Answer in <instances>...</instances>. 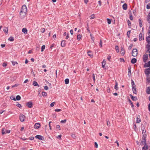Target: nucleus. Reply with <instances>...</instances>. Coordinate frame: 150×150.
Segmentation results:
<instances>
[{
	"instance_id": "30",
	"label": "nucleus",
	"mask_w": 150,
	"mask_h": 150,
	"mask_svg": "<svg viewBox=\"0 0 150 150\" xmlns=\"http://www.w3.org/2000/svg\"><path fill=\"white\" fill-rule=\"evenodd\" d=\"M147 20L148 22L150 23V13H149L148 15L147 16Z\"/></svg>"
},
{
	"instance_id": "29",
	"label": "nucleus",
	"mask_w": 150,
	"mask_h": 150,
	"mask_svg": "<svg viewBox=\"0 0 150 150\" xmlns=\"http://www.w3.org/2000/svg\"><path fill=\"white\" fill-rule=\"evenodd\" d=\"M139 26L140 28L142 27V22L141 19H139Z\"/></svg>"
},
{
	"instance_id": "22",
	"label": "nucleus",
	"mask_w": 150,
	"mask_h": 150,
	"mask_svg": "<svg viewBox=\"0 0 150 150\" xmlns=\"http://www.w3.org/2000/svg\"><path fill=\"white\" fill-rule=\"evenodd\" d=\"M33 85L34 86H38V87L39 86V85L38 84V83L35 81H34L33 82Z\"/></svg>"
},
{
	"instance_id": "9",
	"label": "nucleus",
	"mask_w": 150,
	"mask_h": 150,
	"mask_svg": "<svg viewBox=\"0 0 150 150\" xmlns=\"http://www.w3.org/2000/svg\"><path fill=\"white\" fill-rule=\"evenodd\" d=\"M148 58V56L147 54H145L143 55V59L144 62H146Z\"/></svg>"
},
{
	"instance_id": "42",
	"label": "nucleus",
	"mask_w": 150,
	"mask_h": 150,
	"mask_svg": "<svg viewBox=\"0 0 150 150\" xmlns=\"http://www.w3.org/2000/svg\"><path fill=\"white\" fill-rule=\"evenodd\" d=\"M107 21L108 22V23L109 24H110L111 23V20L109 19V18H107Z\"/></svg>"
},
{
	"instance_id": "57",
	"label": "nucleus",
	"mask_w": 150,
	"mask_h": 150,
	"mask_svg": "<svg viewBox=\"0 0 150 150\" xmlns=\"http://www.w3.org/2000/svg\"><path fill=\"white\" fill-rule=\"evenodd\" d=\"M6 66H7V63H6L4 62L3 63V66L4 67H6Z\"/></svg>"
},
{
	"instance_id": "62",
	"label": "nucleus",
	"mask_w": 150,
	"mask_h": 150,
	"mask_svg": "<svg viewBox=\"0 0 150 150\" xmlns=\"http://www.w3.org/2000/svg\"><path fill=\"white\" fill-rule=\"evenodd\" d=\"M111 58V56H108L107 57V59L109 61L110 60V59Z\"/></svg>"
},
{
	"instance_id": "7",
	"label": "nucleus",
	"mask_w": 150,
	"mask_h": 150,
	"mask_svg": "<svg viewBox=\"0 0 150 150\" xmlns=\"http://www.w3.org/2000/svg\"><path fill=\"white\" fill-rule=\"evenodd\" d=\"M40 125L39 123H36L34 125V128L35 129H38L40 128Z\"/></svg>"
},
{
	"instance_id": "4",
	"label": "nucleus",
	"mask_w": 150,
	"mask_h": 150,
	"mask_svg": "<svg viewBox=\"0 0 150 150\" xmlns=\"http://www.w3.org/2000/svg\"><path fill=\"white\" fill-rule=\"evenodd\" d=\"M35 138L36 139L40 140H44V137L40 135H37L35 136Z\"/></svg>"
},
{
	"instance_id": "35",
	"label": "nucleus",
	"mask_w": 150,
	"mask_h": 150,
	"mask_svg": "<svg viewBox=\"0 0 150 150\" xmlns=\"http://www.w3.org/2000/svg\"><path fill=\"white\" fill-rule=\"evenodd\" d=\"M42 94L43 96H46L47 95V94L46 92L43 91L42 92Z\"/></svg>"
},
{
	"instance_id": "16",
	"label": "nucleus",
	"mask_w": 150,
	"mask_h": 150,
	"mask_svg": "<svg viewBox=\"0 0 150 150\" xmlns=\"http://www.w3.org/2000/svg\"><path fill=\"white\" fill-rule=\"evenodd\" d=\"M150 66V61L147 63H146L144 64L145 67H149Z\"/></svg>"
},
{
	"instance_id": "46",
	"label": "nucleus",
	"mask_w": 150,
	"mask_h": 150,
	"mask_svg": "<svg viewBox=\"0 0 150 150\" xmlns=\"http://www.w3.org/2000/svg\"><path fill=\"white\" fill-rule=\"evenodd\" d=\"M146 80L148 83L150 82V78L149 77V76H148V77H147Z\"/></svg>"
},
{
	"instance_id": "26",
	"label": "nucleus",
	"mask_w": 150,
	"mask_h": 150,
	"mask_svg": "<svg viewBox=\"0 0 150 150\" xmlns=\"http://www.w3.org/2000/svg\"><path fill=\"white\" fill-rule=\"evenodd\" d=\"M146 48L147 49V51H149L150 50V44L148 43L146 45Z\"/></svg>"
},
{
	"instance_id": "31",
	"label": "nucleus",
	"mask_w": 150,
	"mask_h": 150,
	"mask_svg": "<svg viewBox=\"0 0 150 150\" xmlns=\"http://www.w3.org/2000/svg\"><path fill=\"white\" fill-rule=\"evenodd\" d=\"M137 120L136 121V122L137 123H139L141 122L140 119L138 117H137Z\"/></svg>"
},
{
	"instance_id": "48",
	"label": "nucleus",
	"mask_w": 150,
	"mask_h": 150,
	"mask_svg": "<svg viewBox=\"0 0 150 150\" xmlns=\"http://www.w3.org/2000/svg\"><path fill=\"white\" fill-rule=\"evenodd\" d=\"M55 111L57 112H60L61 111V110L60 109H56L55 110Z\"/></svg>"
},
{
	"instance_id": "33",
	"label": "nucleus",
	"mask_w": 150,
	"mask_h": 150,
	"mask_svg": "<svg viewBox=\"0 0 150 150\" xmlns=\"http://www.w3.org/2000/svg\"><path fill=\"white\" fill-rule=\"evenodd\" d=\"M129 103L131 105L132 107L133 108L134 107V105L133 104L131 100L129 99Z\"/></svg>"
},
{
	"instance_id": "6",
	"label": "nucleus",
	"mask_w": 150,
	"mask_h": 150,
	"mask_svg": "<svg viewBox=\"0 0 150 150\" xmlns=\"http://www.w3.org/2000/svg\"><path fill=\"white\" fill-rule=\"evenodd\" d=\"M88 55L90 57L92 58L93 57V53L91 51H89L87 52Z\"/></svg>"
},
{
	"instance_id": "54",
	"label": "nucleus",
	"mask_w": 150,
	"mask_h": 150,
	"mask_svg": "<svg viewBox=\"0 0 150 150\" xmlns=\"http://www.w3.org/2000/svg\"><path fill=\"white\" fill-rule=\"evenodd\" d=\"M66 122V120L65 119L63 120H62L61 121V123H65Z\"/></svg>"
},
{
	"instance_id": "18",
	"label": "nucleus",
	"mask_w": 150,
	"mask_h": 150,
	"mask_svg": "<svg viewBox=\"0 0 150 150\" xmlns=\"http://www.w3.org/2000/svg\"><path fill=\"white\" fill-rule=\"evenodd\" d=\"M66 43L64 40H62L61 42V45L62 47H64L65 46Z\"/></svg>"
},
{
	"instance_id": "20",
	"label": "nucleus",
	"mask_w": 150,
	"mask_h": 150,
	"mask_svg": "<svg viewBox=\"0 0 150 150\" xmlns=\"http://www.w3.org/2000/svg\"><path fill=\"white\" fill-rule=\"evenodd\" d=\"M122 8L124 10H126L127 8V5L125 3L122 5Z\"/></svg>"
},
{
	"instance_id": "51",
	"label": "nucleus",
	"mask_w": 150,
	"mask_h": 150,
	"mask_svg": "<svg viewBox=\"0 0 150 150\" xmlns=\"http://www.w3.org/2000/svg\"><path fill=\"white\" fill-rule=\"evenodd\" d=\"M54 103H55V102H53L51 103V104H50V107H53L54 106Z\"/></svg>"
},
{
	"instance_id": "58",
	"label": "nucleus",
	"mask_w": 150,
	"mask_h": 150,
	"mask_svg": "<svg viewBox=\"0 0 150 150\" xmlns=\"http://www.w3.org/2000/svg\"><path fill=\"white\" fill-rule=\"evenodd\" d=\"M107 125L108 126H109L110 125V123L109 121H107Z\"/></svg>"
},
{
	"instance_id": "61",
	"label": "nucleus",
	"mask_w": 150,
	"mask_h": 150,
	"mask_svg": "<svg viewBox=\"0 0 150 150\" xmlns=\"http://www.w3.org/2000/svg\"><path fill=\"white\" fill-rule=\"evenodd\" d=\"M55 45V44H52L50 46V48L51 49Z\"/></svg>"
},
{
	"instance_id": "32",
	"label": "nucleus",
	"mask_w": 150,
	"mask_h": 150,
	"mask_svg": "<svg viewBox=\"0 0 150 150\" xmlns=\"http://www.w3.org/2000/svg\"><path fill=\"white\" fill-rule=\"evenodd\" d=\"M115 49L117 52H119V47L118 46L116 45L115 46Z\"/></svg>"
},
{
	"instance_id": "28",
	"label": "nucleus",
	"mask_w": 150,
	"mask_h": 150,
	"mask_svg": "<svg viewBox=\"0 0 150 150\" xmlns=\"http://www.w3.org/2000/svg\"><path fill=\"white\" fill-rule=\"evenodd\" d=\"M81 38V35L79 34L77 35V39L78 40H80Z\"/></svg>"
},
{
	"instance_id": "15",
	"label": "nucleus",
	"mask_w": 150,
	"mask_h": 150,
	"mask_svg": "<svg viewBox=\"0 0 150 150\" xmlns=\"http://www.w3.org/2000/svg\"><path fill=\"white\" fill-rule=\"evenodd\" d=\"M131 67H129L128 68V75L129 76H130L131 75Z\"/></svg>"
},
{
	"instance_id": "47",
	"label": "nucleus",
	"mask_w": 150,
	"mask_h": 150,
	"mask_svg": "<svg viewBox=\"0 0 150 150\" xmlns=\"http://www.w3.org/2000/svg\"><path fill=\"white\" fill-rule=\"evenodd\" d=\"M146 8L148 9L150 8V3L148 4L146 6Z\"/></svg>"
},
{
	"instance_id": "41",
	"label": "nucleus",
	"mask_w": 150,
	"mask_h": 150,
	"mask_svg": "<svg viewBox=\"0 0 150 150\" xmlns=\"http://www.w3.org/2000/svg\"><path fill=\"white\" fill-rule=\"evenodd\" d=\"M6 129L3 128L2 130V133L3 134H6Z\"/></svg>"
},
{
	"instance_id": "50",
	"label": "nucleus",
	"mask_w": 150,
	"mask_h": 150,
	"mask_svg": "<svg viewBox=\"0 0 150 150\" xmlns=\"http://www.w3.org/2000/svg\"><path fill=\"white\" fill-rule=\"evenodd\" d=\"M127 23L128 26H130L131 24V22L129 20H128L127 21Z\"/></svg>"
},
{
	"instance_id": "56",
	"label": "nucleus",
	"mask_w": 150,
	"mask_h": 150,
	"mask_svg": "<svg viewBox=\"0 0 150 150\" xmlns=\"http://www.w3.org/2000/svg\"><path fill=\"white\" fill-rule=\"evenodd\" d=\"M44 89L46 90H47L48 89V87L47 86H45L44 87Z\"/></svg>"
},
{
	"instance_id": "25",
	"label": "nucleus",
	"mask_w": 150,
	"mask_h": 150,
	"mask_svg": "<svg viewBox=\"0 0 150 150\" xmlns=\"http://www.w3.org/2000/svg\"><path fill=\"white\" fill-rule=\"evenodd\" d=\"M146 93L148 94H150V86L147 88L146 90Z\"/></svg>"
},
{
	"instance_id": "1",
	"label": "nucleus",
	"mask_w": 150,
	"mask_h": 150,
	"mask_svg": "<svg viewBox=\"0 0 150 150\" xmlns=\"http://www.w3.org/2000/svg\"><path fill=\"white\" fill-rule=\"evenodd\" d=\"M27 11V9L25 5L22 6L20 12V17L21 18H23L25 16Z\"/></svg>"
},
{
	"instance_id": "11",
	"label": "nucleus",
	"mask_w": 150,
	"mask_h": 150,
	"mask_svg": "<svg viewBox=\"0 0 150 150\" xmlns=\"http://www.w3.org/2000/svg\"><path fill=\"white\" fill-rule=\"evenodd\" d=\"M142 39L144 40V36L142 33H140L139 35V40L141 41Z\"/></svg>"
},
{
	"instance_id": "2",
	"label": "nucleus",
	"mask_w": 150,
	"mask_h": 150,
	"mask_svg": "<svg viewBox=\"0 0 150 150\" xmlns=\"http://www.w3.org/2000/svg\"><path fill=\"white\" fill-rule=\"evenodd\" d=\"M137 50L136 48H134L132 51V55L133 57H136L137 54Z\"/></svg>"
},
{
	"instance_id": "23",
	"label": "nucleus",
	"mask_w": 150,
	"mask_h": 150,
	"mask_svg": "<svg viewBox=\"0 0 150 150\" xmlns=\"http://www.w3.org/2000/svg\"><path fill=\"white\" fill-rule=\"evenodd\" d=\"M137 59L135 58L132 59L131 61V62L132 64H134L136 62Z\"/></svg>"
},
{
	"instance_id": "60",
	"label": "nucleus",
	"mask_w": 150,
	"mask_h": 150,
	"mask_svg": "<svg viewBox=\"0 0 150 150\" xmlns=\"http://www.w3.org/2000/svg\"><path fill=\"white\" fill-rule=\"evenodd\" d=\"M120 62H125V60L124 59L120 58Z\"/></svg>"
},
{
	"instance_id": "34",
	"label": "nucleus",
	"mask_w": 150,
	"mask_h": 150,
	"mask_svg": "<svg viewBox=\"0 0 150 150\" xmlns=\"http://www.w3.org/2000/svg\"><path fill=\"white\" fill-rule=\"evenodd\" d=\"M16 99L17 100H19L21 99V97L19 95H18L16 97Z\"/></svg>"
},
{
	"instance_id": "63",
	"label": "nucleus",
	"mask_w": 150,
	"mask_h": 150,
	"mask_svg": "<svg viewBox=\"0 0 150 150\" xmlns=\"http://www.w3.org/2000/svg\"><path fill=\"white\" fill-rule=\"evenodd\" d=\"M114 88L116 90H118V88L117 87V86L115 85L114 87Z\"/></svg>"
},
{
	"instance_id": "59",
	"label": "nucleus",
	"mask_w": 150,
	"mask_h": 150,
	"mask_svg": "<svg viewBox=\"0 0 150 150\" xmlns=\"http://www.w3.org/2000/svg\"><path fill=\"white\" fill-rule=\"evenodd\" d=\"M61 135H59L58 136H57V138L59 139H61Z\"/></svg>"
},
{
	"instance_id": "37",
	"label": "nucleus",
	"mask_w": 150,
	"mask_h": 150,
	"mask_svg": "<svg viewBox=\"0 0 150 150\" xmlns=\"http://www.w3.org/2000/svg\"><path fill=\"white\" fill-rule=\"evenodd\" d=\"M69 80L68 79H66L65 80V83L66 84H68L69 83Z\"/></svg>"
},
{
	"instance_id": "17",
	"label": "nucleus",
	"mask_w": 150,
	"mask_h": 150,
	"mask_svg": "<svg viewBox=\"0 0 150 150\" xmlns=\"http://www.w3.org/2000/svg\"><path fill=\"white\" fill-rule=\"evenodd\" d=\"M120 52L122 55H124L125 53V50L122 47L121 48Z\"/></svg>"
},
{
	"instance_id": "10",
	"label": "nucleus",
	"mask_w": 150,
	"mask_h": 150,
	"mask_svg": "<svg viewBox=\"0 0 150 150\" xmlns=\"http://www.w3.org/2000/svg\"><path fill=\"white\" fill-rule=\"evenodd\" d=\"M27 106L29 108H31L32 107L33 103L32 102L30 101L26 103Z\"/></svg>"
},
{
	"instance_id": "19",
	"label": "nucleus",
	"mask_w": 150,
	"mask_h": 150,
	"mask_svg": "<svg viewBox=\"0 0 150 150\" xmlns=\"http://www.w3.org/2000/svg\"><path fill=\"white\" fill-rule=\"evenodd\" d=\"M106 64V61L105 60H103V61L102 62V67L104 68Z\"/></svg>"
},
{
	"instance_id": "39",
	"label": "nucleus",
	"mask_w": 150,
	"mask_h": 150,
	"mask_svg": "<svg viewBox=\"0 0 150 150\" xmlns=\"http://www.w3.org/2000/svg\"><path fill=\"white\" fill-rule=\"evenodd\" d=\"M95 18V15L94 14H92L90 17V18L91 19H92Z\"/></svg>"
},
{
	"instance_id": "49",
	"label": "nucleus",
	"mask_w": 150,
	"mask_h": 150,
	"mask_svg": "<svg viewBox=\"0 0 150 150\" xmlns=\"http://www.w3.org/2000/svg\"><path fill=\"white\" fill-rule=\"evenodd\" d=\"M99 45L100 47H102V42L100 40Z\"/></svg>"
},
{
	"instance_id": "14",
	"label": "nucleus",
	"mask_w": 150,
	"mask_h": 150,
	"mask_svg": "<svg viewBox=\"0 0 150 150\" xmlns=\"http://www.w3.org/2000/svg\"><path fill=\"white\" fill-rule=\"evenodd\" d=\"M22 32L24 34H26L27 33L28 30L26 28H23L22 29Z\"/></svg>"
},
{
	"instance_id": "12",
	"label": "nucleus",
	"mask_w": 150,
	"mask_h": 150,
	"mask_svg": "<svg viewBox=\"0 0 150 150\" xmlns=\"http://www.w3.org/2000/svg\"><path fill=\"white\" fill-rule=\"evenodd\" d=\"M130 97H131V99L134 101H136L137 100V98L136 96H133L131 94L129 95Z\"/></svg>"
},
{
	"instance_id": "43",
	"label": "nucleus",
	"mask_w": 150,
	"mask_h": 150,
	"mask_svg": "<svg viewBox=\"0 0 150 150\" xmlns=\"http://www.w3.org/2000/svg\"><path fill=\"white\" fill-rule=\"evenodd\" d=\"M45 45H42L41 47V51L43 52L45 50Z\"/></svg>"
},
{
	"instance_id": "13",
	"label": "nucleus",
	"mask_w": 150,
	"mask_h": 150,
	"mask_svg": "<svg viewBox=\"0 0 150 150\" xmlns=\"http://www.w3.org/2000/svg\"><path fill=\"white\" fill-rule=\"evenodd\" d=\"M144 144V145H145V144H147L146 142V140L145 138H144L142 139V142L140 144L141 145H142Z\"/></svg>"
},
{
	"instance_id": "36",
	"label": "nucleus",
	"mask_w": 150,
	"mask_h": 150,
	"mask_svg": "<svg viewBox=\"0 0 150 150\" xmlns=\"http://www.w3.org/2000/svg\"><path fill=\"white\" fill-rule=\"evenodd\" d=\"M71 136L74 139H75L76 137V136L75 134L72 133L71 134Z\"/></svg>"
},
{
	"instance_id": "44",
	"label": "nucleus",
	"mask_w": 150,
	"mask_h": 150,
	"mask_svg": "<svg viewBox=\"0 0 150 150\" xmlns=\"http://www.w3.org/2000/svg\"><path fill=\"white\" fill-rule=\"evenodd\" d=\"M16 106L20 108H22V106L18 102H17V104H16Z\"/></svg>"
},
{
	"instance_id": "64",
	"label": "nucleus",
	"mask_w": 150,
	"mask_h": 150,
	"mask_svg": "<svg viewBox=\"0 0 150 150\" xmlns=\"http://www.w3.org/2000/svg\"><path fill=\"white\" fill-rule=\"evenodd\" d=\"M148 109L149 111H150V103L148 105Z\"/></svg>"
},
{
	"instance_id": "8",
	"label": "nucleus",
	"mask_w": 150,
	"mask_h": 150,
	"mask_svg": "<svg viewBox=\"0 0 150 150\" xmlns=\"http://www.w3.org/2000/svg\"><path fill=\"white\" fill-rule=\"evenodd\" d=\"M25 116L23 115H20V119L21 122H23L24 121Z\"/></svg>"
},
{
	"instance_id": "53",
	"label": "nucleus",
	"mask_w": 150,
	"mask_h": 150,
	"mask_svg": "<svg viewBox=\"0 0 150 150\" xmlns=\"http://www.w3.org/2000/svg\"><path fill=\"white\" fill-rule=\"evenodd\" d=\"M129 19L131 20H133V18L132 15L131 14L129 16Z\"/></svg>"
},
{
	"instance_id": "38",
	"label": "nucleus",
	"mask_w": 150,
	"mask_h": 150,
	"mask_svg": "<svg viewBox=\"0 0 150 150\" xmlns=\"http://www.w3.org/2000/svg\"><path fill=\"white\" fill-rule=\"evenodd\" d=\"M8 40L11 41H13L14 40L13 37H11L8 38Z\"/></svg>"
},
{
	"instance_id": "40",
	"label": "nucleus",
	"mask_w": 150,
	"mask_h": 150,
	"mask_svg": "<svg viewBox=\"0 0 150 150\" xmlns=\"http://www.w3.org/2000/svg\"><path fill=\"white\" fill-rule=\"evenodd\" d=\"M12 63L13 66H14L16 64H17L18 62L16 61H12L11 62Z\"/></svg>"
},
{
	"instance_id": "5",
	"label": "nucleus",
	"mask_w": 150,
	"mask_h": 150,
	"mask_svg": "<svg viewBox=\"0 0 150 150\" xmlns=\"http://www.w3.org/2000/svg\"><path fill=\"white\" fill-rule=\"evenodd\" d=\"M148 36L146 38V41L148 44H150V30L148 32Z\"/></svg>"
},
{
	"instance_id": "3",
	"label": "nucleus",
	"mask_w": 150,
	"mask_h": 150,
	"mask_svg": "<svg viewBox=\"0 0 150 150\" xmlns=\"http://www.w3.org/2000/svg\"><path fill=\"white\" fill-rule=\"evenodd\" d=\"M144 72L145 74L146 75V76H149L150 74V67L148 69H145Z\"/></svg>"
},
{
	"instance_id": "27",
	"label": "nucleus",
	"mask_w": 150,
	"mask_h": 150,
	"mask_svg": "<svg viewBox=\"0 0 150 150\" xmlns=\"http://www.w3.org/2000/svg\"><path fill=\"white\" fill-rule=\"evenodd\" d=\"M131 84H132V87H136V85L134 84V82L133 81V80L132 79L131 80Z\"/></svg>"
},
{
	"instance_id": "55",
	"label": "nucleus",
	"mask_w": 150,
	"mask_h": 150,
	"mask_svg": "<svg viewBox=\"0 0 150 150\" xmlns=\"http://www.w3.org/2000/svg\"><path fill=\"white\" fill-rule=\"evenodd\" d=\"M90 36L91 37V39L93 40V41H94V37L92 35V34H90Z\"/></svg>"
},
{
	"instance_id": "45",
	"label": "nucleus",
	"mask_w": 150,
	"mask_h": 150,
	"mask_svg": "<svg viewBox=\"0 0 150 150\" xmlns=\"http://www.w3.org/2000/svg\"><path fill=\"white\" fill-rule=\"evenodd\" d=\"M8 28H5L4 29L3 31L5 32L6 33H8Z\"/></svg>"
},
{
	"instance_id": "52",
	"label": "nucleus",
	"mask_w": 150,
	"mask_h": 150,
	"mask_svg": "<svg viewBox=\"0 0 150 150\" xmlns=\"http://www.w3.org/2000/svg\"><path fill=\"white\" fill-rule=\"evenodd\" d=\"M56 128L57 129H59V130L60 129V127L59 125H57L56 126Z\"/></svg>"
},
{
	"instance_id": "21",
	"label": "nucleus",
	"mask_w": 150,
	"mask_h": 150,
	"mask_svg": "<svg viewBox=\"0 0 150 150\" xmlns=\"http://www.w3.org/2000/svg\"><path fill=\"white\" fill-rule=\"evenodd\" d=\"M132 89L133 91V93L136 94L137 93V91L135 87H132Z\"/></svg>"
},
{
	"instance_id": "24",
	"label": "nucleus",
	"mask_w": 150,
	"mask_h": 150,
	"mask_svg": "<svg viewBox=\"0 0 150 150\" xmlns=\"http://www.w3.org/2000/svg\"><path fill=\"white\" fill-rule=\"evenodd\" d=\"M142 150H147L148 149V146L147 144H145V145H144V146H143L142 148Z\"/></svg>"
}]
</instances>
